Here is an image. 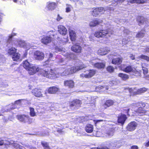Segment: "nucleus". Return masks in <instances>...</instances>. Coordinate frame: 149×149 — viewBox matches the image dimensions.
I'll return each mask as SVG.
<instances>
[{"instance_id": "obj_1", "label": "nucleus", "mask_w": 149, "mask_h": 149, "mask_svg": "<svg viewBox=\"0 0 149 149\" xmlns=\"http://www.w3.org/2000/svg\"><path fill=\"white\" fill-rule=\"evenodd\" d=\"M29 74L33 75L38 71H40L41 74L44 76L52 79H54L56 78V73L54 70L51 69L49 70H40L36 66H31L28 70Z\"/></svg>"}, {"instance_id": "obj_2", "label": "nucleus", "mask_w": 149, "mask_h": 149, "mask_svg": "<svg viewBox=\"0 0 149 149\" xmlns=\"http://www.w3.org/2000/svg\"><path fill=\"white\" fill-rule=\"evenodd\" d=\"M18 119L20 121L26 123L29 122L31 123L32 121V120L30 118L29 116L25 115H19L17 116Z\"/></svg>"}, {"instance_id": "obj_3", "label": "nucleus", "mask_w": 149, "mask_h": 149, "mask_svg": "<svg viewBox=\"0 0 149 149\" xmlns=\"http://www.w3.org/2000/svg\"><path fill=\"white\" fill-rule=\"evenodd\" d=\"M110 32L111 33L110 30H102L96 32L94 35L95 37L97 38L103 37Z\"/></svg>"}, {"instance_id": "obj_4", "label": "nucleus", "mask_w": 149, "mask_h": 149, "mask_svg": "<svg viewBox=\"0 0 149 149\" xmlns=\"http://www.w3.org/2000/svg\"><path fill=\"white\" fill-rule=\"evenodd\" d=\"M121 68L122 70L127 73L132 72L136 73L137 72V70L135 68L130 66L125 67L124 65H121Z\"/></svg>"}, {"instance_id": "obj_5", "label": "nucleus", "mask_w": 149, "mask_h": 149, "mask_svg": "<svg viewBox=\"0 0 149 149\" xmlns=\"http://www.w3.org/2000/svg\"><path fill=\"white\" fill-rule=\"evenodd\" d=\"M86 67V66L84 65H80L79 66H76L75 67H73L68 68L70 70V74H72L74 72H75L76 71H79L81 70L83 68Z\"/></svg>"}, {"instance_id": "obj_6", "label": "nucleus", "mask_w": 149, "mask_h": 149, "mask_svg": "<svg viewBox=\"0 0 149 149\" xmlns=\"http://www.w3.org/2000/svg\"><path fill=\"white\" fill-rule=\"evenodd\" d=\"M137 126V124L135 121H133L130 123L127 127V130L132 131L134 130Z\"/></svg>"}, {"instance_id": "obj_7", "label": "nucleus", "mask_w": 149, "mask_h": 149, "mask_svg": "<svg viewBox=\"0 0 149 149\" xmlns=\"http://www.w3.org/2000/svg\"><path fill=\"white\" fill-rule=\"evenodd\" d=\"M71 50L76 53H80L81 52L82 47L78 44L72 46L71 48Z\"/></svg>"}, {"instance_id": "obj_8", "label": "nucleus", "mask_w": 149, "mask_h": 149, "mask_svg": "<svg viewBox=\"0 0 149 149\" xmlns=\"http://www.w3.org/2000/svg\"><path fill=\"white\" fill-rule=\"evenodd\" d=\"M34 57L37 60H41L44 58V54L42 52L36 51L34 53Z\"/></svg>"}, {"instance_id": "obj_9", "label": "nucleus", "mask_w": 149, "mask_h": 149, "mask_svg": "<svg viewBox=\"0 0 149 149\" xmlns=\"http://www.w3.org/2000/svg\"><path fill=\"white\" fill-rule=\"evenodd\" d=\"M32 93L36 97H42V94L41 89L36 88L32 90Z\"/></svg>"}, {"instance_id": "obj_10", "label": "nucleus", "mask_w": 149, "mask_h": 149, "mask_svg": "<svg viewBox=\"0 0 149 149\" xmlns=\"http://www.w3.org/2000/svg\"><path fill=\"white\" fill-rule=\"evenodd\" d=\"M109 51V48L105 47L100 49L98 50L97 53L98 54L103 55L107 54Z\"/></svg>"}, {"instance_id": "obj_11", "label": "nucleus", "mask_w": 149, "mask_h": 149, "mask_svg": "<svg viewBox=\"0 0 149 149\" xmlns=\"http://www.w3.org/2000/svg\"><path fill=\"white\" fill-rule=\"evenodd\" d=\"M58 31L61 34L63 35H65L67 33V29L62 25H60L58 26Z\"/></svg>"}, {"instance_id": "obj_12", "label": "nucleus", "mask_w": 149, "mask_h": 149, "mask_svg": "<svg viewBox=\"0 0 149 149\" xmlns=\"http://www.w3.org/2000/svg\"><path fill=\"white\" fill-rule=\"evenodd\" d=\"M126 119V115L122 114L120 116H118V123L123 125Z\"/></svg>"}, {"instance_id": "obj_13", "label": "nucleus", "mask_w": 149, "mask_h": 149, "mask_svg": "<svg viewBox=\"0 0 149 149\" xmlns=\"http://www.w3.org/2000/svg\"><path fill=\"white\" fill-rule=\"evenodd\" d=\"M81 104V101L80 100L75 99L70 103V107L75 106L77 107L80 106Z\"/></svg>"}, {"instance_id": "obj_14", "label": "nucleus", "mask_w": 149, "mask_h": 149, "mask_svg": "<svg viewBox=\"0 0 149 149\" xmlns=\"http://www.w3.org/2000/svg\"><path fill=\"white\" fill-rule=\"evenodd\" d=\"M65 86L70 88H73L74 85V81L72 80H68L65 81L64 82Z\"/></svg>"}, {"instance_id": "obj_15", "label": "nucleus", "mask_w": 149, "mask_h": 149, "mask_svg": "<svg viewBox=\"0 0 149 149\" xmlns=\"http://www.w3.org/2000/svg\"><path fill=\"white\" fill-rule=\"evenodd\" d=\"M52 40L51 37L45 36L43 37L41 40V42L44 44H47L50 43Z\"/></svg>"}, {"instance_id": "obj_16", "label": "nucleus", "mask_w": 149, "mask_h": 149, "mask_svg": "<svg viewBox=\"0 0 149 149\" xmlns=\"http://www.w3.org/2000/svg\"><path fill=\"white\" fill-rule=\"evenodd\" d=\"M56 6V4L55 3L48 2L47 3L46 8L48 10H53L55 8Z\"/></svg>"}, {"instance_id": "obj_17", "label": "nucleus", "mask_w": 149, "mask_h": 149, "mask_svg": "<svg viewBox=\"0 0 149 149\" xmlns=\"http://www.w3.org/2000/svg\"><path fill=\"white\" fill-rule=\"evenodd\" d=\"M70 36V39L72 41H74L76 39V33L75 32L72 30L70 29L69 30Z\"/></svg>"}, {"instance_id": "obj_18", "label": "nucleus", "mask_w": 149, "mask_h": 149, "mask_svg": "<svg viewBox=\"0 0 149 149\" xmlns=\"http://www.w3.org/2000/svg\"><path fill=\"white\" fill-rule=\"evenodd\" d=\"M9 145H11L16 149H24V147L14 142H9L8 144Z\"/></svg>"}, {"instance_id": "obj_19", "label": "nucleus", "mask_w": 149, "mask_h": 149, "mask_svg": "<svg viewBox=\"0 0 149 149\" xmlns=\"http://www.w3.org/2000/svg\"><path fill=\"white\" fill-rule=\"evenodd\" d=\"M58 90V88L55 87H50L48 90V92L50 94H54Z\"/></svg>"}, {"instance_id": "obj_20", "label": "nucleus", "mask_w": 149, "mask_h": 149, "mask_svg": "<svg viewBox=\"0 0 149 149\" xmlns=\"http://www.w3.org/2000/svg\"><path fill=\"white\" fill-rule=\"evenodd\" d=\"M64 56L68 60L70 59H74L75 58V55L72 53H66L64 54Z\"/></svg>"}, {"instance_id": "obj_21", "label": "nucleus", "mask_w": 149, "mask_h": 149, "mask_svg": "<svg viewBox=\"0 0 149 149\" xmlns=\"http://www.w3.org/2000/svg\"><path fill=\"white\" fill-rule=\"evenodd\" d=\"M86 131L88 133L92 132L93 130V126L91 124H88L85 128Z\"/></svg>"}, {"instance_id": "obj_22", "label": "nucleus", "mask_w": 149, "mask_h": 149, "mask_svg": "<svg viewBox=\"0 0 149 149\" xmlns=\"http://www.w3.org/2000/svg\"><path fill=\"white\" fill-rule=\"evenodd\" d=\"M122 61V58H115L112 59V63L114 64L119 65L121 63Z\"/></svg>"}, {"instance_id": "obj_23", "label": "nucleus", "mask_w": 149, "mask_h": 149, "mask_svg": "<svg viewBox=\"0 0 149 149\" xmlns=\"http://www.w3.org/2000/svg\"><path fill=\"white\" fill-rule=\"evenodd\" d=\"M24 67L28 70L32 66V65L27 60L24 61L23 64Z\"/></svg>"}, {"instance_id": "obj_24", "label": "nucleus", "mask_w": 149, "mask_h": 149, "mask_svg": "<svg viewBox=\"0 0 149 149\" xmlns=\"http://www.w3.org/2000/svg\"><path fill=\"white\" fill-rule=\"evenodd\" d=\"M113 104V101L111 100H107L104 104L103 105V107L106 108L107 107H109L112 105Z\"/></svg>"}, {"instance_id": "obj_25", "label": "nucleus", "mask_w": 149, "mask_h": 149, "mask_svg": "<svg viewBox=\"0 0 149 149\" xmlns=\"http://www.w3.org/2000/svg\"><path fill=\"white\" fill-rule=\"evenodd\" d=\"M139 24V25L141 26L142 24H143L144 23H146V19L142 16L139 17L138 18Z\"/></svg>"}, {"instance_id": "obj_26", "label": "nucleus", "mask_w": 149, "mask_h": 149, "mask_svg": "<svg viewBox=\"0 0 149 149\" xmlns=\"http://www.w3.org/2000/svg\"><path fill=\"white\" fill-rule=\"evenodd\" d=\"M125 0H114L112 1V5L114 6H116L118 4H121Z\"/></svg>"}, {"instance_id": "obj_27", "label": "nucleus", "mask_w": 149, "mask_h": 149, "mask_svg": "<svg viewBox=\"0 0 149 149\" xmlns=\"http://www.w3.org/2000/svg\"><path fill=\"white\" fill-rule=\"evenodd\" d=\"M12 58L14 61H17L20 57V54L18 53H15L12 55Z\"/></svg>"}, {"instance_id": "obj_28", "label": "nucleus", "mask_w": 149, "mask_h": 149, "mask_svg": "<svg viewBox=\"0 0 149 149\" xmlns=\"http://www.w3.org/2000/svg\"><path fill=\"white\" fill-rule=\"evenodd\" d=\"M94 66L97 68L100 69L104 68L105 66V64L102 63H95Z\"/></svg>"}, {"instance_id": "obj_29", "label": "nucleus", "mask_w": 149, "mask_h": 149, "mask_svg": "<svg viewBox=\"0 0 149 149\" xmlns=\"http://www.w3.org/2000/svg\"><path fill=\"white\" fill-rule=\"evenodd\" d=\"M118 76L119 77H121L123 80H126L129 78L128 75L122 73L119 74Z\"/></svg>"}, {"instance_id": "obj_30", "label": "nucleus", "mask_w": 149, "mask_h": 149, "mask_svg": "<svg viewBox=\"0 0 149 149\" xmlns=\"http://www.w3.org/2000/svg\"><path fill=\"white\" fill-rule=\"evenodd\" d=\"M99 11L97 10V8H95L93 9V10L91 12V14L93 16L96 17L97 15L100 14L99 13Z\"/></svg>"}, {"instance_id": "obj_31", "label": "nucleus", "mask_w": 149, "mask_h": 149, "mask_svg": "<svg viewBox=\"0 0 149 149\" xmlns=\"http://www.w3.org/2000/svg\"><path fill=\"white\" fill-rule=\"evenodd\" d=\"M17 49L15 48L12 47L8 50V53L10 55H12L16 52Z\"/></svg>"}, {"instance_id": "obj_32", "label": "nucleus", "mask_w": 149, "mask_h": 149, "mask_svg": "<svg viewBox=\"0 0 149 149\" xmlns=\"http://www.w3.org/2000/svg\"><path fill=\"white\" fill-rule=\"evenodd\" d=\"M18 45L21 47H24L27 48L29 47L27 46V44L24 40H20L18 42Z\"/></svg>"}, {"instance_id": "obj_33", "label": "nucleus", "mask_w": 149, "mask_h": 149, "mask_svg": "<svg viewBox=\"0 0 149 149\" xmlns=\"http://www.w3.org/2000/svg\"><path fill=\"white\" fill-rule=\"evenodd\" d=\"M95 74V71L93 70H90L89 71V73L87 74L88 78L92 77Z\"/></svg>"}, {"instance_id": "obj_34", "label": "nucleus", "mask_w": 149, "mask_h": 149, "mask_svg": "<svg viewBox=\"0 0 149 149\" xmlns=\"http://www.w3.org/2000/svg\"><path fill=\"white\" fill-rule=\"evenodd\" d=\"M146 112V111L141 107H139L136 111V112L140 114L145 113Z\"/></svg>"}, {"instance_id": "obj_35", "label": "nucleus", "mask_w": 149, "mask_h": 149, "mask_svg": "<svg viewBox=\"0 0 149 149\" xmlns=\"http://www.w3.org/2000/svg\"><path fill=\"white\" fill-rule=\"evenodd\" d=\"M99 24V22L97 20H94L91 22L89 25L91 26H95Z\"/></svg>"}, {"instance_id": "obj_36", "label": "nucleus", "mask_w": 149, "mask_h": 149, "mask_svg": "<svg viewBox=\"0 0 149 149\" xmlns=\"http://www.w3.org/2000/svg\"><path fill=\"white\" fill-rule=\"evenodd\" d=\"M13 36V35H12L11 36H9V38L7 41V46L10 47L11 46V45H13V42L12 41V38Z\"/></svg>"}, {"instance_id": "obj_37", "label": "nucleus", "mask_w": 149, "mask_h": 149, "mask_svg": "<svg viewBox=\"0 0 149 149\" xmlns=\"http://www.w3.org/2000/svg\"><path fill=\"white\" fill-rule=\"evenodd\" d=\"M88 100V101H87L88 103H89L91 104H94L95 103V99L94 97H89L87 98Z\"/></svg>"}, {"instance_id": "obj_38", "label": "nucleus", "mask_w": 149, "mask_h": 149, "mask_svg": "<svg viewBox=\"0 0 149 149\" xmlns=\"http://www.w3.org/2000/svg\"><path fill=\"white\" fill-rule=\"evenodd\" d=\"M144 31L142 30L137 33L136 36V37L138 38H142L144 36Z\"/></svg>"}, {"instance_id": "obj_39", "label": "nucleus", "mask_w": 149, "mask_h": 149, "mask_svg": "<svg viewBox=\"0 0 149 149\" xmlns=\"http://www.w3.org/2000/svg\"><path fill=\"white\" fill-rule=\"evenodd\" d=\"M117 143H119V142L118 141H110L109 142L108 146L109 147H113L114 146L116 147L117 146Z\"/></svg>"}, {"instance_id": "obj_40", "label": "nucleus", "mask_w": 149, "mask_h": 149, "mask_svg": "<svg viewBox=\"0 0 149 149\" xmlns=\"http://www.w3.org/2000/svg\"><path fill=\"white\" fill-rule=\"evenodd\" d=\"M68 68L65 70L64 72L61 73V75L62 76H66L70 74V72L69 71Z\"/></svg>"}, {"instance_id": "obj_41", "label": "nucleus", "mask_w": 149, "mask_h": 149, "mask_svg": "<svg viewBox=\"0 0 149 149\" xmlns=\"http://www.w3.org/2000/svg\"><path fill=\"white\" fill-rule=\"evenodd\" d=\"M114 131L112 129L109 130L107 133V134L108 136H112L114 134Z\"/></svg>"}, {"instance_id": "obj_42", "label": "nucleus", "mask_w": 149, "mask_h": 149, "mask_svg": "<svg viewBox=\"0 0 149 149\" xmlns=\"http://www.w3.org/2000/svg\"><path fill=\"white\" fill-rule=\"evenodd\" d=\"M139 58L146 60L147 61H149V56L144 55H141L138 57Z\"/></svg>"}, {"instance_id": "obj_43", "label": "nucleus", "mask_w": 149, "mask_h": 149, "mask_svg": "<svg viewBox=\"0 0 149 149\" xmlns=\"http://www.w3.org/2000/svg\"><path fill=\"white\" fill-rule=\"evenodd\" d=\"M49 35V37H51V38H52V36L54 37V36L55 34V31L52 30L49 31L47 33Z\"/></svg>"}, {"instance_id": "obj_44", "label": "nucleus", "mask_w": 149, "mask_h": 149, "mask_svg": "<svg viewBox=\"0 0 149 149\" xmlns=\"http://www.w3.org/2000/svg\"><path fill=\"white\" fill-rule=\"evenodd\" d=\"M22 100H18L16 101L14 104V107H13L11 108L12 109H15L16 107V105H19L21 103V101Z\"/></svg>"}, {"instance_id": "obj_45", "label": "nucleus", "mask_w": 149, "mask_h": 149, "mask_svg": "<svg viewBox=\"0 0 149 149\" xmlns=\"http://www.w3.org/2000/svg\"><path fill=\"white\" fill-rule=\"evenodd\" d=\"M66 12L67 13H68L70 12L71 10V9L72 8V6L70 5L66 4Z\"/></svg>"}, {"instance_id": "obj_46", "label": "nucleus", "mask_w": 149, "mask_h": 149, "mask_svg": "<svg viewBox=\"0 0 149 149\" xmlns=\"http://www.w3.org/2000/svg\"><path fill=\"white\" fill-rule=\"evenodd\" d=\"M97 8V10H98V11H99V14L100 13L101 14H103L105 11V9L103 8L100 7Z\"/></svg>"}, {"instance_id": "obj_47", "label": "nucleus", "mask_w": 149, "mask_h": 149, "mask_svg": "<svg viewBox=\"0 0 149 149\" xmlns=\"http://www.w3.org/2000/svg\"><path fill=\"white\" fill-rule=\"evenodd\" d=\"M30 114L32 116H36V114L34 112V109L31 107L30 108Z\"/></svg>"}, {"instance_id": "obj_48", "label": "nucleus", "mask_w": 149, "mask_h": 149, "mask_svg": "<svg viewBox=\"0 0 149 149\" xmlns=\"http://www.w3.org/2000/svg\"><path fill=\"white\" fill-rule=\"evenodd\" d=\"M41 144L44 147V149L49 146L48 143L42 141Z\"/></svg>"}, {"instance_id": "obj_49", "label": "nucleus", "mask_w": 149, "mask_h": 149, "mask_svg": "<svg viewBox=\"0 0 149 149\" xmlns=\"http://www.w3.org/2000/svg\"><path fill=\"white\" fill-rule=\"evenodd\" d=\"M107 70L110 72H113L114 70V68L111 66H109L107 68Z\"/></svg>"}, {"instance_id": "obj_50", "label": "nucleus", "mask_w": 149, "mask_h": 149, "mask_svg": "<svg viewBox=\"0 0 149 149\" xmlns=\"http://www.w3.org/2000/svg\"><path fill=\"white\" fill-rule=\"evenodd\" d=\"M147 89L145 88H141L138 90V92L139 93H142L146 91Z\"/></svg>"}, {"instance_id": "obj_51", "label": "nucleus", "mask_w": 149, "mask_h": 149, "mask_svg": "<svg viewBox=\"0 0 149 149\" xmlns=\"http://www.w3.org/2000/svg\"><path fill=\"white\" fill-rule=\"evenodd\" d=\"M142 67L143 71V74H146L148 72V69L143 66V65H142Z\"/></svg>"}, {"instance_id": "obj_52", "label": "nucleus", "mask_w": 149, "mask_h": 149, "mask_svg": "<svg viewBox=\"0 0 149 149\" xmlns=\"http://www.w3.org/2000/svg\"><path fill=\"white\" fill-rule=\"evenodd\" d=\"M80 77L82 78L84 77L86 78H88L87 74H85L84 73H82L80 75Z\"/></svg>"}, {"instance_id": "obj_53", "label": "nucleus", "mask_w": 149, "mask_h": 149, "mask_svg": "<svg viewBox=\"0 0 149 149\" xmlns=\"http://www.w3.org/2000/svg\"><path fill=\"white\" fill-rule=\"evenodd\" d=\"M4 60V58L3 55L0 54V62H2Z\"/></svg>"}, {"instance_id": "obj_54", "label": "nucleus", "mask_w": 149, "mask_h": 149, "mask_svg": "<svg viewBox=\"0 0 149 149\" xmlns=\"http://www.w3.org/2000/svg\"><path fill=\"white\" fill-rule=\"evenodd\" d=\"M128 41L127 40V39L126 38L123 39L122 41V43L124 44H127Z\"/></svg>"}, {"instance_id": "obj_55", "label": "nucleus", "mask_w": 149, "mask_h": 149, "mask_svg": "<svg viewBox=\"0 0 149 149\" xmlns=\"http://www.w3.org/2000/svg\"><path fill=\"white\" fill-rule=\"evenodd\" d=\"M65 60L63 58H61L59 59V60L57 61V63H63Z\"/></svg>"}, {"instance_id": "obj_56", "label": "nucleus", "mask_w": 149, "mask_h": 149, "mask_svg": "<svg viewBox=\"0 0 149 149\" xmlns=\"http://www.w3.org/2000/svg\"><path fill=\"white\" fill-rule=\"evenodd\" d=\"M146 1V0H137V3H143Z\"/></svg>"}, {"instance_id": "obj_57", "label": "nucleus", "mask_w": 149, "mask_h": 149, "mask_svg": "<svg viewBox=\"0 0 149 149\" xmlns=\"http://www.w3.org/2000/svg\"><path fill=\"white\" fill-rule=\"evenodd\" d=\"M137 0H130V3H137Z\"/></svg>"}, {"instance_id": "obj_58", "label": "nucleus", "mask_w": 149, "mask_h": 149, "mask_svg": "<svg viewBox=\"0 0 149 149\" xmlns=\"http://www.w3.org/2000/svg\"><path fill=\"white\" fill-rule=\"evenodd\" d=\"M26 146L28 147H29L30 149H36V148L31 146H30L29 145H25Z\"/></svg>"}, {"instance_id": "obj_59", "label": "nucleus", "mask_w": 149, "mask_h": 149, "mask_svg": "<svg viewBox=\"0 0 149 149\" xmlns=\"http://www.w3.org/2000/svg\"><path fill=\"white\" fill-rule=\"evenodd\" d=\"M4 141L0 138V146L4 144Z\"/></svg>"}, {"instance_id": "obj_60", "label": "nucleus", "mask_w": 149, "mask_h": 149, "mask_svg": "<svg viewBox=\"0 0 149 149\" xmlns=\"http://www.w3.org/2000/svg\"><path fill=\"white\" fill-rule=\"evenodd\" d=\"M144 145L146 147H148L149 146V141L146 143H144Z\"/></svg>"}, {"instance_id": "obj_61", "label": "nucleus", "mask_w": 149, "mask_h": 149, "mask_svg": "<svg viewBox=\"0 0 149 149\" xmlns=\"http://www.w3.org/2000/svg\"><path fill=\"white\" fill-rule=\"evenodd\" d=\"M62 19V17L59 16V15H58V17L56 19L58 21H59L61 19Z\"/></svg>"}, {"instance_id": "obj_62", "label": "nucleus", "mask_w": 149, "mask_h": 149, "mask_svg": "<svg viewBox=\"0 0 149 149\" xmlns=\"http://www.w3.org/2000/svg\"><path fill=\"white\" fill-rule=\"evenodd\" d=\"M138 147L136 146H134L131 147V149H138Z\"/></svg>"}, {"instance_id": "obj_63", "label": "nucleus", "mask_w": 149, "mask_h": 149, "mask_svg": "<svg viewBox=\"0 0 149 149\" xmlns=\"http://www.w3.org/2000/svg\"><path fill=\"white\" fill-rule=\"evenodd\" d=\"M106 9L109 10H113V8L111 7H107Z\"/></svg>"}, {"instance_id": "obj_64", "label": "nucleus", "mask_w": 149, "mask_h": 149, "mask_svg": "<svg viewBox=\"0 0 149 149\" xmlns=\"http://www.w3.org/2000/svg\"><path fill=\"white\" fill-rule=\"evenodd\" d=\"M138 103H133L132 104H131L132 106H137L138 105Z\"/></svg>"}]
</instances>
